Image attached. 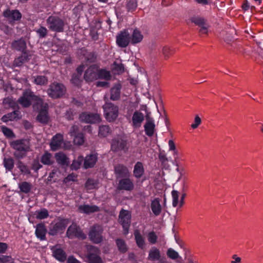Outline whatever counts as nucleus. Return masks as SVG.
Returning a JSON list of instances; mask_svg holds the SVG:
<instances>
[{
    "label": "nucleus",
    "mask_w": 263,
    "mask_h": 263,
    "mask_svg": "<svg viewBox=\"0 0 263 263\" xmlns=\"http://www.w3.org/2000/svg\"><path fill=\"white\" fill-rule=\"evenodd\" d=\"M11 146L15 150L14 156L17 159L23 158L31 151L30 141L27 139L15 140L11 143Z\"/></svg>",
    "instance_id": "obj_1"
},
{
    "label": "nucleus",
    "mask_w": 263,
    "mask_h": 263,
    "mask_svg": "<svg viewBox=\"0 0 263 263\" xmlns=\"http://www.w3.org/2000/svg\"><path fill=\"white\" fill-rule=\"evenodd\" d=\"M43 99L36 96L30 89L25 90L22 96L18 99V102L23 107H28L33 103V107L37 108L39 104H42Z\"/></svg>",
    "instance_id": "obj_2"
},
{
    "label": "nucleus",
    "mask_w": 263,
    "mask_h": 263,
    "mask_svg": "<svg viewBox=\"0 0 263 263\" xmlns=\"http://www.w3.org/2000/svg\"><path fill=\"white\" fill-rule=\"evenodd\" d=\"M48 28L55 32H62L66 25L65 20L57 15L49 16L46 21Z\"/></svg>",
    "instance_id": "obj_3"
},
{
    "label": "nucleus",
    "mask_w": 263,
    "mask_h": 263,
    "mask_svg": "<svg viewBox=\"0 0 263 263\" xmlns=\"http://www.w3.org/2000/svg\"><path fill=\"white\" fill-rule=\"evenodd\" d=\"M65 92V87L62 84L57 82L51 83L47 90L48 96L53 99L60 98L62 97Z\"/></svg>",
    "instance_id": "obj_4"
},
{
    "label": "nucleus",
    "mask_w": 263,
    "mask_h": 263,
    "mask_svg": "<svg viewBox=\"0 0 263 263\" xmlns=\"http://www.w3.org/2000/svg\"><path fill=\"white\" fill-rule=\"evenodd\" d=\"M104 116L109 122L115 121L118 116V107L111 103H106L103 106Z\"/></svg>",
    "instance_id": "obj_5"
},
{
    "label": "nucleus",
    "mask_w": 263,
    "mask_h": 263,
    "mask_svg": "<svg viewBox=\"0 0 263 263\" xmlns=\"http://www.w3.org/2000/svg\"><path fill=\"white\" fill-rule=\"evenodd\" d=\"M69 223V220L67 219H60L56 222H52L50 226L49 234L55 235L63 233Z\"/></svg>",
    "instance_id": "obj_6"
},
{
    "label": "nucleus",
    "mask_w": 263,
    "mask_h": 263,
    "mask_svg": "<svg viewBox=\"0 0 263 263\" xmlns=\"http://www.w3.org/2000/svg\"><path fill=\"white\" fill-rule=\"evenodd\" d=\"M99 249L92 246H87V254L86 257L88 263H104L100 256Z\"/></svg>",
    "instance_id": "obj_7"
},
{
    "label": "nucleus",
    "mask_w": 263,
    "mask_h": 263,
    "mask_svg": "<svg viewBox=\"0 0 263 263\" xmlns=\"http://www.w3.org/2000/svg\"><path fill=\"white\" fill-rule=\"evenodd\" d=\"M103 231L102 227L99 224H95L90 227L88 233L90 240L95 243H100L103 240Z\"/></svg>",
    "instance_id": "obj_8"
},
{
    "label": "nucleus",
    "mask_w": 263,
    "mask_h": 263,
    "mask_svg": "<svg viewBox=\"0 0 263 263\" xmlns=\"http://www.w3.org/2000/svg\"><path fill=\"white\" fill-rule=\"evenodd\" d=\"M131 215L129 211L122 210L119 214V222L122 224L124 234H127L130 223Z\"/></svg>",
    "instance_id": "obj_9"
},
{
    "label": "nucleus",
    "mask_w": 263,
    "mask_h": 263,
    "mask_svg": "<svg viewBox=\"0 0 263 263\" xmlns=\"http://www.w3.org/2000/svg\"><path fill=\"white\" fill-rule=\"evenodd\" d=\"M67 237L69 238L77 237L84 239L86 238V235L82 232L79 227L76 223H73L70 225L66 232Z\"/></svg>",
    "instance_id": "obj_10"
},
{
    "label": "nucleus",
    "mask_w": 263,
    "mask_h": 263,
    "mask_svg": "<svg viewBox=\"0 0 263 263\" xmlns=\"http://www.w3.org/2000/svg\"><path fill=\"white\" fill-rule=\"evenodd\" d=\"M36 108L39 109V113L37 116V121L43 123H47L49 120L47 112L48 109V104L44 103L43 100L42 104H39L38 107Z\"/></svg>",
    "instance_id": "obj_11"
},
{
    "label": "nucleus",
    "mask_w": 263,
    "mask_h": 263,
    "mask_svg": "<svg viewBox=\"0 0 263 263\" xmlns=\"http://www.w3.org/2000/svg\"><path fill=\"white\" fill-rule=\"evenodd\" d=\"M130 42V36L128 32L126 30L121 31L116 37V43L120 47H127Z\"/></svg>",
    "instance_id": "obj_12"
},
{
    "label": "nucleus",
    "mask_w": 263,
    "mask_h": 263,
    "mask_svg": "<svg viewBox=\"0 0 263 263\" xmlns=\"http://www.w3.org/2000/svg\"><path fill=\"white\" fill-rule=\"evenodd\" d=\"M80 120L87 123H96L100 122V116L98 114L83 112L80 115Z\"/></svg>",
    "instance_id": "obj_13"
},
{
    "label": "nucleus",
    "mask_w": 263,
    "mask_h": 263,
    "mask_svg": "<svg viewBox=\"0 0 263 263\" xmlns=\"http://www.w3.org/2000/svg\"><path fill=\"white\" fill-rule=\"evenodd\" d=\"M84 79L86 82H92L98 79V67L92 65L85 71Z\"/></svg>",
    "instance_id": "obj_14"
},
{
    "label": "nucleus",
    "mask_w": 263,
    "mask_h": 263,
    "mask_svg": "<svg viewBox=\"0 0 263 263\" xmlns=\"http://www.w3.org/2000/svg\"><path fill=\"white\" fill-rule=\"evenodd\" d=\"M161 199L159 198H155L151 201V209L156 216L160 215L162 211L163 206L161 204Z\"/></svg>",
    "instance_id": "obj_15"
},
{
    "label": "nucleus",
    "mask_w": 263,
    "mask_h": 263,
    "mask_svg": "<svg viewBox=\"0 0 263 263\" xmlns=\"http://www.w3.org/2000/svg\"><path fill=\"white\" fill-rule=\"evenodd\" d=\"M117 189L119 190L131 191L134 189L133 181L128 178H123L119 181Z\"/></svg>",
    "instance_id": "obj_16"
},
{
    "label": "nucleus",
    "mask_w": 263,
    "mask_h": 263,
    "mask_svg": "<svg viewBox=\"0 0 263 263\" xmlns=\"http://www.w3.org/2000/svg\"><path fill=\"white\" fill-rule=\"evenodd\" d=\"M191 22L200 28L199 31L201 34H206L208 33L209 25L203 18L193 17L191 18Z\"/></svg>",
    "instance_id": "obj_17"
},
{
    "label": "nucleus",
    "mask_w": 263,
    "mask_h": 263,
    "mask_svg": "<svg viewBox=\"0 0 263 263\" xmlns=\"http://www.w3.org/2000/svg\"><path fill=\"white\" fill-rule=\"evenodd\" d=\"M144 120V116L140 111H135L132 119V125L135 128H139L141 127L142 122Z\"/></svg>",
    "instance_id": "obj_18"
},
{
    "label": "nucleus",
    "mask_w": 263,
    "mask_h": 263,
    "mask_svg": "<svg viewBox=\"0 0 263 263\" xmlns=\"http://www.w3.org/2000/svg\"><path fill=\"white\" fill-rule=\"evenodd\" d=\"M63 142V136L62 134H57L54 136L51 142L50 146L51 149L53 151H55L61 147L62 144Z\"/></svg>",
    "instance_id": "obj_19"
},
{
    "label": "nucleus",
    "mask_w": 263,
    "mask_h": 263,
    "mask_svg": "<svg viewBox=\"0 0 263 263\" xmlns=\"http://www.w3.org/2000/svg\"><path fill=\"white\" fill-rule=\"evenodd\" d=\"M4 15L10 22L20 20L22 17L21 13L16 10H7L4 12Z\"/></svg>",
    "instance_id": "obj_20"
},
{
    "label": "nucleus",
    "mask_w": 263,
    "mask_h": 263,
    "mask_svg": "<svg viewBox=\"0 0 263 263\" xmlns=\"http://www.w3.org/2000/svg\"><path fill=\"white\" fill-rule=\"evenodd\" d=\"M144 130L146 135L152 137L154 133L155 124L153 118L146 117V121L144 125Z\"/></svg>",
    "instance_id": "obj_21"
},
{
    "label": "nucleus",
    "mask_w": 263,
    "mask_h": 263,
    "mask_svg": "<svg viewBox=\"0 0 263 263\" xmlns=\"http://www.w3.org/2000/svg\"><path fill=\"white\" fill-rule=\"evenodd\" d=\"M126 145V142L120 137L112 140L111 148L114 151H118L123 149Z\"/></svg>",
    "instance_id": "obj_22"
},
{
    "label": "nucleus",
    "mask_w": 263,
    "mask_h": 263,
    "mask_svg": "<svg viewBox=\"0 0 263 263\" xmlns=\"http://www.w3.org/2000/svg\"><path fill=\"white\" fill-rule=\"evenodd\" d=\"M97 159V155L95 154L87 156L84 161V167L88 168L93 167L96 163Z\"/></svg>",
    "instance_id": "obj_23"
},
{
    "label": "nucleus",
    "mask_w": 263,
    "mask_h": 263,
    "mask_svg": "<svg viewBox=\"0 0 263 263\" xmlns=\"http://www.w3.org/2000/svg\"><path fill=\"white\" fill-rule=\"evenodd\" d=\"M79 211L82 213L89 214L99 211V208L96 205L88 204L81 205L78 208Z\"/></svg>",
    "instance_id": "obj_24"
},
{
    "label": "nucleus",
    "mask_w": 263,
    "mask_h": 263,
    "mask_svg": "<svg viewBox=\"0 0 263 263\" xmlns=\"http://www.w3.org/2000/svg\"><path fill=\"white\" fill-rule=\"evenodd\" d=\"M57 162L62 166H68L69 164V158L62 152H59L55 154Z\"/></svg>",
    "instance_id": "obj_25"
},
{
    "label": "nucleus",
    "mask_w": 263,
    "mask_h": 263,
    "mask_svg": "<svg viewBox=\"0 0 263 263\" xmlns=\"http://www.w3.org/2000/svg\"><path fill=\"white\" fill-rule=\"evenodd\" d=\"M134 236L137 246L141 249H144L145 247V238L139 230H136L134 231Z\"/></svg>",
    "instance_id": "obj_26"
},
{
    "label": "nucleus",
    "mask_w": 263,
    "mask_h": 263,
    "mask_svg": "<svg viewBox=\"0 0 263 263\" xmlns=\"http://www.w3.org/2000/svg\"><path fill=\"white\" fill-rule=\"evenodd\" d=\"M53 256L59 261L64 262L66 259L65 252L61 248L56 247L52 248Z\"/></svg>",
    "instance_id": "obj_27"
},
{
    "label": "nucleus",
    "mask_w": 263,
    "mask_h": 263,
    "mask_svg": "<svg viewBox=\"0 0 263 263\" xmlns=\"http://www.w3.org/2000/svg\"><path fill=\"white\" fill-rule=\"evenodd\" d=\"M47 230L45 226L43 223H39L36 226L35 235L36 237L41 240L46 239V234Z\"/></svg>",
    "instance_id": "obj_28"
},
{
    "label": "nucleus",
    "mask_w": 263,
    "mask_h": 263,
    "mask_svg": "<svg viewBox=\"0 0 263 263\" xmlns=\"http://www.w3.org/2000/svg\"><path fill=\"white\" fill-rule=\"evenodd\" d=\"M144 173L143 165L141 162H137L134 166L133 174L136 178H140Z\"/></svg>",
    "instance_id": "obj_29"
},
{
    "label": "nucleus",
    "mask_w": 263,
    "mask_h": 263,
    "mask_svg": "<svg viewBox=\"0 0 263 263\" xmlns=\"http://www.w3.org/2000/svg\"><path fill=\"white\" fill-rule=\"evenodd\" d=\"M143 38V35L141 32L139 30L135 29L130 36V42L133 44H136L141 42Z\"/></svg>",
    "instance_id": "obj_30"
},
{
    "label": "nucleus",
    "mask_w": 263,
    "mask_h": 263,
    "mask_svg": "<svg viewBox=\"0 0 263 263\" xmlns=\"http://www.w3.org/2000/svg\"><path fill=\"white\" fill-rule=\"evenodd\" d=\"M161 254L159 250L156 247H152L148 253L147 259L151 261L159 260L160 259Z\"/></svg>",
    "instance_id": "obj_31"
},
{
    "label": "nucleus",
    "mask_w": 263,
    "mask_h": 263,
    "mask_svg": "<svg viewBox=\"0 0 263 263\" xmlns=\"http://www.w3.org/2000/svg\"><path fill=\"white\" fill-rule=\"evenodd\" d=\"M121 85L118 83L111 89L110 99L114 101L118 100L120 97V90Z\"/></svg>",
    "instance_id": "obj_32"
},
{
    "label": "nucleus",
    "mask_w": 263,
    "mask_h": 263,
    "mask_svg": "<svg viewBox=\"0 0 263 263\" xmlns=\"http://www.w3.org/2000/svg\"><path fill=\"white\" fill-rule=\"evenodd\" d=\"M115 172L118 178L125 177L128 174V170L126 166L120 164L115 167Z\"/></svg>",
    "instance_id": "obj_33"
},
{
    "label": "nucleus",
    "mask_w": 263,
    "mask_h": 263,
    "mask_svg": "<svg viewBox=\"0 0 263 263\" xmlns=\"http://www.w3.org/2000/svg\"><path fill=\"white\" fill-rule=\"evenodd\" d=\"M20 114V112L18 110H15L3 116L2 118V120L4 122L14 120L19 118Z\"/></svg>",
    "instance_id": "obj_34"
},
{
    "label": "nucleus",
    "mask_w": 263,
    "mask_h": 263,
    "mask_svg": "<svg viewBox=\"0 0 263 263\" xmlns=\"http://www.w3.org/2000/svg\"><path fill=\"white\" fill-rule=\"evenodd\" d=\"M12 46L13 48L24 52L26 48V44L24 40L21 39L18 41H14L12 44Z\"/></svg>",
    "instance_id": "obj_35"
},
{
    "label": "nucleus",
    "mask_w": 263,
    "mask_h": 263,
    "mask_svg": "<svg viewBox=\"0 0 263 263\" xmlns=\"http://www.w3.org/2000/svg\"><path fill=\"white\" fill-rule=\"evenodd\" d=\"M29 60V55L26 52H23L22 55L16 58L14 61V65L15 66H20L23 63Z\"/></svg>",
    "instance_id": "obj_36"
},
{
    "label": "nucleus",
    "mask_w": 263,
    "mask_h": 263,
    "mask_svg": "<svg viewBox=\"0 0 263 263\" xmlns=\"http://www.w3.org/2000/svg\"><path fill=\"white\" fill-rule=\"evenodd\" d=\"M20 191L25 194L29 193L32 188V185L28 182L23 181L18 184Z\"/></svg>",
    "instance_id": "obj_37"
},
{
    "label": "nucleus",
    "mask_w": 263,
    "mask_h": 263,
    "mask_svg": "<svg viewBox=\"0 0 263 263\" xmlns=\"http://www.w3.org/2000/svg\"><path fill=\"white\" fill-rule=\"evenodd\" d=\"M41 161L44 164L48 165H51L54 162L52 155L48 152L42 156Z\"/></svg>",
    "instance_id": "obj_38"
},
{
    "label": "nucleus",
    "mask_w": 263,
    "mask_h": 263,
    "mask_svg": "<svg viewBox=\"0 0 263 263\" xmlns=\"http://www.w3.org/2000/svg\"><path fill=\"white\" fill-rule=\"evenodd\" d=\"M84 68H85V67H84V65H81L77 68V71L78 73L79 74V76H78V77L73 76V77L71 79L72 82L73 84H74L75 85H78L80 84V82H81L80 76H81Z\"/></svg>",
    "instance_id": "obj_39"
},
{
    "label": "nucleus",
    "mask_w": 263,
    "mask_h": 263,
    "mask_svg": "<svg viewBox=\"0 0 263 263\" xmlns=\"http://www.w3.org/2000/svg\"><path fill=\"white\" fill-rule=\"evenodd\" d=\"M83 161H84L83 157L79 156L77 158L73 160L71 165V168L72 170H77L80 167Z\"/></svg>",
    "instance_id": "obj_40"
},
{
    "label": "nucleus",
    "mask_w": 263,
    "mask_h": 263,
    "mask_svg": "<svg viewBox=\"0 0 263 263\" xmlns=\"http://www.w3.org/2000/svg\"><path fill=\"white\" fill-rule=\"evenodd\" d=\"M98 79H102L109 80L111 78L110 72L105 69H99L98 68Z\"/></svg>",
    "instance_id": "obj_41"
},
{
    "label": "nucleus",
    "mask_w": 263,
    "mask_h": 263,
    "mask_svg": "<svg viewBox=\"0 0 263 263\" xmlns=\"http://www.w3.org/2000/svg\"><path fill=\"white\" fill-rule=\"evenodd\" d=\"M3 163L6 169L8 171H11L14 167V160L12 158H5Z\"/></svg>",
    "instance_id": "obj_42"
},
{
    "label": "nucleus",
    "mask_w": 263,
    "mask_h": 263,
    "mask_svg": "<svg viewBox=\"0 0 263 263\" xmlns=\"http://www.w3.org/2000/svg\"><path fill=\"white\" fill-rule=\"evenodd\" d=\"M34 82L36 85H44L48 83L47 78L44 76H38L34 78Z\"/></svg>",
    "instance_id": "obj_43"
},
{
    "label": "nucleus",
    "mask_w": 263,
    "mask_h": 263,
    "mask_svg": "<svg viewBox=\"0 0 263 263\" xmlns=\"http://www.w3.org/2000/svg\"><path fill=\"white\" fill-rule=\"evenodd\" d=\"M36 218L39 219H43L49 216V213L46 209H43L40 211H36Z\"/></svg>",
    "instance_id": "obj_44"
},
{
    "label": "nucleus",
    "mask_w": 263,
    "mask_h": 263,
    "mask_svg": "<svg viewBox=\"0 0 263 263\" xmlns=\"http://www.w3.org/2000/svg\"><path fill=\"white\" fill-rule=\"evenodd\" d=\"M174 52V50L167 46H164L162 49V53L165 59H167Z\"/></svg>",
    "instance_id": "obj_45"
},
{
    "label": "nucleus",
    "mask_w": 263,
    "mask_h": 263,
    "mask_svg": "<svg viewBox=\"0 0 263 263\" xmlns=\"http://www.w3.org/2000/svg\"><path fill=\"white\" fill-rule=\"evenodd\" d=\"M73 142L75 144L81 145L84 142V137L83 134L79 133L73 136Z\"/></svg>",
    "instance_id": "obj_46"
},
{
    "label": "nucleus",
    "mask_w": 263,
    "mask_h": 263,
    "mask_svg": "<svg viewBox=\"0 0 263 263\" xmlns=\"http://www.w3.org/2000/svg\"><path fill=\"white\" fill-rule=\"evenodd\" d=\"M116 243L120 252L124 253L127 250L126 245L123 240L118 239L116 240Z\"/></svg>",
    "instance_id": "obj_47"
},
{
    "label": "nucleus",
    "mask_w": 263,
    "mask_h": 263,
    "mask_svg": "<svg viewBox=\"0 0 263 263\" xmlns=\"http://www.w3.org/2000/svg\"><path fill=\"white\" fill-rule=\"evenodd\" d=\"M172 196L173 198V206L176 207L178 205H180V200H179V192L177 191L173 190L172 192Z\"/></svg>",
    "instance_id": "obj_48"
},
{
    "label": "nucleus",
    "mask_w": 263,
    "mask_h": 263,
    "mask_svg": "<svg viewBox=\"0 0 263 263\" xmlns=\"http://www.w3.org/2000/svg\"><path fill=\"white\" fill-rule=\"evenodd\" d=\"M110 133V128L107 125L101 126L99 128V135L106 137Z\"/></svg>",
    "instance_id": "obj_49"
},
{
    "label": "nucleus",
    "mask_w": 263,
    "mask_h": 263,
    "mask_svg": "<svg viewBox=\"0 0 263 263\" xmlns=\"http://www.w3.org/2000/svg\"><path fill=\"white\" fill-rule=\"evenodd\" d=\"M166 254L167 256L172 259H176L177 258L181 259V257H180L178 252L172 248H169L167 250Z\"/></svg>",
    "instance_id": "obj_50"
},
{
    "label": "nucleus",
    "mask_w": 263,
    "mask_h": 263,
    "mask_svg": "<svg viewBox=\"0 0 263 263\" xmlns=\"http://www.w3.org/2000/svg\"><path fill=\"white\" fill-rule=\"evenodd\" d=\"M17 165L18 168L20 169V170L22 173H24L25 174H29L30 173V171L29 168L22 161H18Z\"/></svg>",
    "instance_id": "obj_51"
},
{
    "label": "nucleus",
    "mask_w": 263,
    "mask_h": 263,
    "mask_svg": "<svg viewBox=\"0 0 263 263\" xmlns=\"http://www.w3.org/2000/svg\"><path fill=\"white\" fill-rule=\"evenodd\" d=\"M97 186V182L91 179H88L85 183V188L87 190H90L95 189Z\"/></svg>",
    "instance_id": "obj_52"
},
{
    "label": "nucleus",
    "mask_w": 263,
    "mask_h": 263,
    "mask_svg": "<svg viewBox=\"0 0 263 263\" xmlns=\"http://www.w3.org/2000/svg\"><path fill=\"white\" fill-rule=\"evenodd\" d=\"M2 131L8 138H13L14 137V135L12 130L6 126L2 127Z\"/></svg>",
    "instance_id": "obj_53"
},
{
    "label": "nucleus",
    "mask_w": 263,
    "mask_h": 263,
    "mask_svg": "<svg viewBox=\"0 0 263 263\" xmlns=\"http://www.w3.org/2000/svg\"><path fill=\"white\" fill-rule=\"evenodd\" d=\"M114 69L117 74H120L124 72V68L122 64H118L117 62H114Z\"/></svg>",
    "instance_id": "obj_54"
},
{
    "label": "nucleus",
    "mask_w": 263,
    "mask_h": 263,
    "mask_svg": "<svg viewBox=\"0 0 263 263\" xmlns=\"http://www.w3.org/2000/svg\"><path fill=\"white\" fill-rule=\"evenodd\" d=\"M36 33L39 34L40 37H45L47 34V29L45 27H41L39 29L36 30Z\"/></svg>",
    "instance_id": "obj_55"
},
{
    "label": "nucleus",
    "mask_w": 263,
    "mask_h": 263,
    "mask_svg": "<svg viewBox=\"0 0 263 263\" xmlns=\"http://www.w3.org/2000/svg\"><path fill=\"white\" fill-rule=\"evenodd\" d=\"M148 241L152 244H155L157 239V236L154 232H151L148 233Z\"/></svg>",
    "instance_id": "obj_56"
},
{
    "label": "nucleus",
    "mask_w": 263,
    "mask_h": 263,
    "mask_svg": "<svg viewBox=\"0 0 263 263\" xmlns=\"http://www.w3.org/2000/svg\"><path fill=\"white\" fill-rule=\"evenodd\" d=\"M137 7V4L135 1H129L127 4V8L129 11L135 10Z\"/></svg>",
    "instance_id": "obj_57"
},
{
    "label": "nucleus",
    "mask_w": 263,
    "mask_h": 263,
    "mask_svg": "<svg viewBox=\"0 0 263 263\" xmlns=\"http://www.w3.org/2000/svg\"><path fill=\"white\" fill-rule=\"evenodd\" d=\"M77 175L72 173L68 175L66 178H64L63 182L67 183L70 181H75L77 180Z\"/></svg>",
    "instance_id": "obj_58"
},
{
    "label": "nucleus",
    "mask_w": 263,
    "mask_h": 263,
    "mask_svg": "<svg viewBox=\"0 0 263 263\" xmlns=\"http://www.w3.org/2000/svg\"><path fill=\"white\" fill-rule=\"evenodd\" d=\"M201 123V120L200 118L198 115H196L195 117L194 123L191 125V127L193 129H196L198 127Z\"/></svg>",
    "instance_id": "obj_59"
},
{
    "label": "nucleus",
    "mask_w": 263,
    "mask_h": 263,
    "mask_svg": "<svg viewBox=\"0 0 263 263\" xmlns=\"http://www.w3.org/2000/svg\"><path fill=\"white\" fill-rule=\"evenodd\" d=\"M3 104L7 106L6 107H12L13 102V100L10 98H6L4 99Z\"/></svg>",
    "instance_id": "obj_60"
},
{
    "label": "nucleus",
    "mask_w": 263,
    "mask_h": 263,
    "mask_svg": "<svg viewBox=\"0 0 263 263\" xmlns=\"http://www.w3.org/2000/svg\"><path fill=\"white\" fill-rule=\"evenodd\" d=\"M79 132V127L77 125H73L72 126L70 130L69 133L71 136H74L78 134H79L78 133Z\"/></svg>",
    "instance_id": "obj_61"
},
{
    "label": "nucleus",
    "mask_w": 263,
    "mask_h": 263,
    "mask_svg": "<svg viewBox=\"0 0 263 263\" xmlns=\"http://www.w3.org/2000/svg\"><path fill=\"white\" fill-rule=\"evenodd\" d=\"M12 258L10 256L7 255H0V261L3 263H6L12 260Z\"/></svg>",
    "instance_id": "obj_62"
},
{
    "label": "nucleus",
    "mask_w": 263,
    "mask_h": 263,
    "mask_svg": "<svg viewBox=\"0 0 263 263\" xmlns=\"http://www.w3.org/2000/svg\"><path fill=\"white\" fill-rule=\"evenodd\" d=\"M232 259L231 263H241V258L236 254L232 256Z\"/></svg>",
    "instance_id": "obj_63"
},
{
    "label": "nucleus",
    "mask_w": 263,
    "mask_h": 263,
    "mask_svg": "<svg viewBox=\"0 0 263 263\" xmlns=\"http://www.w3.org/2000/svg\"><path fill=\"white\" fill-rule=\"evenodd\" d=\"M67 263H81L79 260L77 259L73 256H69L67 259Z\"/></svg>",
    "instance_id": "obj_64"
}]
</instances>
